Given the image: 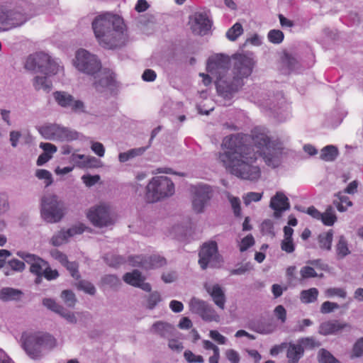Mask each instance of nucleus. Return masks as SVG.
Masks as SVG:
<instances>
[{
	"label": "nucleus",
	"mask_w": 363,
	"mask_h": 363,
	"mask_svg": "<svg viewBox=\"0 0 363 363\" xmlns=\"http://www.w3.org/2000/svg\"><path fill=\"white\" fill-rule=\"evenodd\" d=\"M123 279L129 285L138 287L147 292L151 291V285L149 283L145 282V278L142 275L141 272L137 269H134L131 272L125 273L123 277Z\"/></svg>",
	"instance_id": "nucleus-19"
},
{
	"label": "nucleus",
	"mask_w": 363,
	"mask_h": 363,
	"mask_svg": "<svg viewBox=\"0 0 363 363\" xmlns=\"http://www.w3.org/2000/svg\"><path fill=\"white\" fill-rule=\"evenodd\" d=\"M333 239V230H329L323 232L318 236V242L321 250L330 251L332 248V242Z\"/></svg>",
	"instance_id": "nucleus-29"
},
{
	"label": "nucleus",
	"mask_w": 363,
	"mask_h": 363,
	"mask_svg": "<svg viewBox=\"0 0 363 363\" xmlns=\"http://www.w3.org/2000/svg\"><path fill=\"white\" fill-rule=\"evenodd\" d=\"M249 328L252 330L260 334H270L273 333L277 328L273 320H257L250 321Z\"/></svg>",
	"instance_id": "nucleus-23"
},
{
	"label": "nucleus",
	"mask_w": 363,
	"mask_h": 363,
	"mask_svg": "<svg viewBox=\"0 0 363 363\" xmlns=\"http://www.w3.org/2000/svg\"><path fill=\"white\" fill-rule=\"evenodd\" d=\"M262 197V193L249 192L244 197V202L246 205L250 204L251 202H257L261 200Z\"/></svg>",
	"instance_id": "nucleus-59"
},
{
	"label": "nucleus",
	"mask_w": 363,
	"mask_h": 363,
	"mask_svg": "<svg viewBox=\"0 0 363 363\" xmlns=\"http://www.w3.org/2000/svg\"><path fill=\"white\" fill-rule=\"evenodd\" d=\"M65 267L70 272L72 277L74 278L78 279L79 277V274L78 272V264L74 262H66L64 264Z\"/></svg>",
	"instance_id": "nucleus-61"
},
{
	"label": "nucleus",
	"mask_w": 363,
	"mask_h": 363,
	"mask_svg": "<svg viewBox=\"0 0 363 363\" xmlns=\"http://www.w3.org/2000/svg\"><path fill=\"white\" fill-rule=\"evenodd\" d=\"M269 206L274 211V214L277 218L279 217L283 211L290 208L289 199L280 191L272 197Z\"/></svg>",
	"instance_id": "nucleus-20"
},
{
	"label": "nucleus",
	"mask_w": 363,
	"mask_h": 363,
	"mask_svg": "<svg viewBox=\"0 0 363 363\" xmlns=\"http://www.w3.org/2000/svg\"><path fill=\"white\" fill-rule=\"evenodd\" d=\"M97 76H94V86L96 89L114 86L116 84L115 74L110 69H104L99 71Z\"/></svg>",
	"instance_id": "nucleus-21"
},
{
	"label": "nucleus",
	"mask_w": 363,
	"mask_h": 363,
	"mask_svg": "<svg viewBox=\"0 0 363 363\" xmlns=\"http://www.w3.org/2000/svg\"><path fill=\"white\" fill-rule=\"evenodd\" d=\"M61 298L69 307H73L76 303L75 295L70 290H64L61 294Z\"/></svg>",
	"instance_id": "nucleus-42"
},
{
	"label": "nucleus",
	"mask_w": 363,
	"mask_h": 363,
	"mask_svg": "<svg viewBox=\"0 0 363 363\" xmlns=\"http://www.w3.org/2000/svg\"><path fill=\"white\" fill-rule=\"evenodd\" d=\"M337 216L335 211L331 206H329L325 209V212L322 213L320 216V220L323 225L326 226H332L337 221Z\"/></svg>",
	"instance_id": "nucleus-34"
},
{
	"label": "nucleus",
	"mask_w": 363,
	"mask_h": 363,
	"mask_svg": "<svg viewBox=\"0 0 363 363\" xmlns=\"http://www.w3.org/2000/svg\"><path fill=\"white\" fill-rule=\"evenodd\" d=\"M338 149L334 145H327L321 150L320 157L326 162L334 161L338 155Z\"/></svg>",
	"instance_id": "nucleus-30"
},
{
	"label": "nucleus",
	"mask_w": 363,
	"mask_h": 363,
	"mask_svg": "<svg viewBox=\"0 0 363 363\" xmlns=\"http://www.w3.org/2000/svg\"><path fill=\"white\" fill-rule=\"evenodd\" d=\"M255 244V240L252 235H248L242 239L240 245V251L245 252Z\"/></svg>",
	"instance_id": "nucleus-50"
},
{
	"label": "nucleus",
	"mask_w": 363,
	"mask_h": 363,
	"mask_svg": "<svg viewBox=\"0 0 363 363\" xmlns=\"http://www.w3.org/2000/svg\"><path fill=\"white\" fill-rule=\"evenodd\" d=\"M243 28L240 23H235L226 33V37L231 41H235L242 33Z\"/></svg>",
	"instance_id": "nucleus-37"
},
{
	"label": "nucleus",
	"mask_w": 363,
	"mask_h": 363,
	"mask_svg": "<svg viewBox=\"0 0 363 363\" xmlns=\"http://www.w3.org/2000/svg\"><path fill=\"white\" fill-rule=\"evenodd\" d=\"M318 294V290L316 288L303 290L300 294V299L303 303H313L317 301Z\"/></svg>",
	"instance_id": "nucleus-33"
},
{
	"label": "nucleus",
	"mask_w": 363,
	"mask_h": 363,
	"mask_svg": "<svg viewBox=\"0 0 363 363\" xmlns=\"http://www.w3.org/2000/svg\"><path fill=\"white\" fill-rule=\"evenodd\" d=\"M363 355V337L359 338L353 345L350 357L358 358Z\"/></svg>",
	"instance_id": "nucleus-40"
},
{
	"label": "nucleus",
	"mask_w": 363,
	"mask_h": 363,
	"mask_svg": "<svg viewBox=\"0 0 363 363\" xmlns=\"http://www.w3.org/2000/svg\"><path fill=\"white\" fill-rule=\"evenodd\" d=\"M105 262L111 267H117L125 262V259L119 255L114 254H106L104 256Z\"/></svg>",
	"instance_id": "nucleus-38"
},
{
	"label": "nucleus",
	"mask_w": 363,
	"mask_h": 363,
	"mask_svg": "<svg viewBox=\"0 0 363 363\" xmlns=\"http://www.w3.org/2000/svg\"><path fill=\"white\" fill-rule=\"evenodd\" d=\"M35 176L39 179L45 180L46 186H50L52 183V177L51 173L46 169H37L35 172Z\"/></svg>",
	"instance_id": "nucleus-43"
},
{
	"label": "nucleus",
	"mask_w": 363,
	"mask_h": 363,
	"mask_svg": "<svg viewBox=\"0 0 363 363\" xmlns=\"http://www.w3.org/2000/svg\"><path fill=\"white\" fill-rule=\"evenodd\" d=\"M86 216L93 225L99 228L107 227L114 223L110 207L104 203L91 208Z\"/></svg>",
	"instance_id": "nucleus-10"
},
{
	"label": "nucleus",
	"mask_w": 363,
	"mask_h": 363,
	"mask_svg": "<svg viewBox=\"0 0 363 363\" xmlns=\"http://www.w3.org/2000/svg\"><path fill=\"white\" fill-rule=\"evenodd\" d=\"M300 342V345L306 349H313L320 345V343L312 337L302 338Z\"/></svg>",
	"instance_id": "nucleus-48"
},
{
	"label": "nucleus",
	"mask_w": 363,
	"mask_h": 363,
	"mask_svg": "<svg viewBox=\"0 0 363 363\" xmlns=\"http://www.w3.org/2000/svg\"><path fill=\"white\" fill-rule=\"evenodd\" d=\"M184 358L189 363H203L204 359L201 355H196L190 350H186L184 353Z\"/></svg>",
	"instance_id": "nucleus-51"
},
{
	"label": "nucleus",
	"mask_w": 363,
	"mask_h": 363,
	"mask_svg": "<svg viewBox=\"0 0 363 363\" xmlns=\"http://www.w3.org/2000/svg\"><path fill=\"white\" fill-rule=\"evenodd\" d=\"M189 24L194 34L204 35L211 29V23L206 13L196 12L189 18Z\"/></svg>",
	"instance_id": "nucleus-16"
},
{
	"label": "nucleus",
	"mask_w": 363,
	"mask_h": 363,
	"mask_svg": "<svg viewBox=\"0 0 363 363\" xmlns=\"http://www.w3.org/2000/svg\"><path fill=\"white\" fill-rule=\"evenodd\" d=\"M347 327L350 326L346 323H341L337 320H328L320 325L318 333L323 335H334Z\"/></svg>",
	"instance_id": "nucleus-22"
},
{
	"label": "nucleus",
	"mask_w": 363,
	"mask_h": 363,
	"mask_svg": "<svg viewBox=\"0 0 363 363\" xmlns=\"http://www.w3.org/2000/svg\"><path fill=\"white\" fill-rule=\"evenodd\" d=\"M145 150L144 147L131 149L125 152H121L118 155L121 162H125L136 156L142 155Z\"/></svg>",
	"instance_id": "nucleus-36"
},
{
	"label": "nucleus",
	"mask_w": 363,
	"mask_h": 363,
	"mask_svg": "<svg viewBox=\"0 0 363 363\" xmlns=\"http://www.w3.org/2000/svg\"><path fill=\"white\" fill-rule=\"evenodd\" d=\"M303 352L304 348L302 345L290 344L286 352L289 363H298L303 355Z\"/></svg>",
	"instance_id": "nucleus-28"
},
{
	"label": "nucleus",
	"mask_w": 363,
	"mask_h": 363,
	"mask_svg": "<svg viewBox=\"0 0 363 363\" xmlns=\"http://www.w3.org/2000/svg\"><path fill=\"white\" fill-rule=\"evenodd\" d=\"M325 294L328 297L337 296L343 298L347 296L346 291L341 288H329L325 291Z\"/></svg>",
	"instance_id": "nucleus-55"
},
{
	"label": "nucleus",
	"mask_w": 363,
	"mask_h": 363,
	"mask_svg": "<svg viewBox=\"0 0 363 363\" xmlns=\"http://www.w3.org/2000/svg\"><path fill=\"white\" fill-rule=\"evenodd\" d=\"M78 288L79 289L84 291L86 293L90 295H94L96 292V289L94 286L91 283L84 280L80 281L78 283Z\"/></svg>",
	"instance_id": "nucleus-52"
},
{
	"label": "nucleus",
	"mask_w": 363,
	"mask_h": 363,
	"mask_svg": "<svg viewBox=\"0 0 363 363\" xmlns=\"http://www.w3.org/2000/svg\"><path fill=\"white\" fill-rule=\"evenodd\" d=\"M50 255L55 259L58 260L62 265L67 262L68 259L67 255L57 249L51 250Z\"/></svg>",
	"instance_id": "nucleus-60"
},
{
	"label": "nucleus",
	"mask_w": 363,
	"mask_h": 363,
	"mask_svg": "<svg viewBox=\"0 0 363 363\" xmlns=\"http://www.w3.org/2000/svg\"><path fill=\"white\" fill-rule=\"evenodd\" d=\"M225 357L226 358L231 362V363H239L240 362V355L238 353L237 351L233 349H230L226 350L225 352Z\"/></svg>",
	"instance_id": "nucleus-63"
},
{
	"label": "nucleus",
	"mask_w": 363,
	"mask_h": 363,
	"mask_svg": "<svg viewBox=\"0 0 363 363\" xmlns=\"http://www.w3.org/2000/svg\"><path fill=\"white\" fill-rule=\"evenodd\" d=\"M92 28L99 45L104 48H120L128 40L126 26L118 15L106 13L96 16Z\"/></svg>",
	"instance_id": "nucleus-2"
},
{
	"label": "nucleus",
	"mask_w": 363,
	"mask_h": 363,
	"mask_svg": "<svg viewBox=\"0 0 363 363\" xmlns=\"http://www.w3.org/2000/svg\"><path fill=\"white\" fill-rule=\"evenodd\" d=\"M85 230V226L83 224L74 225L68 230H65L68 238L75 235L82 234Z\"/></svg>",
	"instance_id": "nucleus-57"
},
{
	"label": "nucleus",
	"mask_w": 363,
	"mask_h": 363,
	"mask_svg": "<svg viewBox=\"0 0 363 363\" xmlns=\"http://www.w3.org/2000/svg\"><path fill=\"white\" fill-rule=\"evenodd\" d=\"M301 279H306L309 278H314L318 276L315 269L309 266L303 267L300 270Z\"/></svg>",
	"instance_id": "nucleus-49"
},
{
	"label": "nucleus",
	"mask_w": 363,
	"mask_h": 363,
	"mask_svg": "<svg viewBox=\"0 0 363 363\" xmlns=\"http://www.w3.org/2000/svg\"><path fill=\"white\" fill-rule=\"evenodd\" d=\"M269 42L274 44L281 43L284 38V33L280 30H271L267 35Z\"/></svg>",
	"instance_id": "nucleus-41"
},
{
	"label": "nucleus",
	"mask_w": 363,
	"mask_h": 363,
	"mask_svg": "<svg viewBox=\"0 0 363 363\" xmlns=\"http://www.w3.org/2000/svg\"><path fill=\"white\" fill-rule=\"evenodd\" d=\"M318 360L320 363H335L337 359L325 349H320L318 354Z\"/></svg>",
	"instance_id": "nucleus-39"
},
{
	"label": "nucleus",
	"mask_w": 363,
	"mask_h": 363,
	"mask_svg": "<svg viewBox=\"0 0 363 363\" xmlns=\"http://www.w3.org/2000/svg\"><path fill=\"white\" fill-rule=\"evenodd\" d=\"M40 147L43 150V152L39 155L36 164L38 166H42L48 162L52 157V155L57 150V147L49 143H41Z\"/></svg>",
	"instance_id": "nucleus-25"
},
{
	"label": "nucleus",
	"mask_w": 363,
	"mask_h": 363,
	"mask_svg": "<svg viewBox=\"0 0 363 363\" xmlns=\"http://www.w3.org/2000/svg\"><path fill=\"white\" fill-rule=\"evenodd\" d=\"M337 308H339V305L337 303L327 301L322 303L320 306V312L323 314H327Z\"/></svg>",
	"instance_id": "nucleus-53"
},
{
	"label": "nucleus",
	"mask_w": 363,
	"mask_h": 363,
	"mask_svg": "<svg viewBox=\"0 0 363 363\" xmlns=\"http://www.w3.org/2000/svg\"><path fill=\"white\" fill-rule=\"evenodd\" d=\"M128 262L133 267H140L145 269L144 264H147V257L137 255L128 257Z\"/></svg>",
	"instance_id": "nucleus-47"
},
{
	"label": "nucleus",
	"mask_w": 363,
	"mask_h": 363,
	"mask_svg": "<svg viewBox=\"0 0 363 363\" xmlns=\"http://www.w3.org/2000/svg\"><path fill=\"white\" fill-rule=\"evenodd\" d=\"M57 103L62 107H70L74 112L84 111V103L80 100H74L73 96L65 91H55L53 94Z\"/></svg>",
	"instance_id": "nucleus-17"
},
{
	"label": "nucleus",
	"mask_w": 363,
	"mask_h": 363,
	"mask_svg": "<svg viewBox=\"0 0 363 363\" xmlns=\"http://www.w3.org/2000/svg\"><path fill=\"white\" fill-rule=\"evenodd\" d=\"M230 65V58L223 54H216L208 60L206 70L216 79V86L218 92L220 81H223L227 84H230V75L228 74Z\"/></svg>",
	"instance_id": "nucleus-7"
},
{
	"label": "nucleus",
	"mask_w": 363,
	"mask_h": 363,
	"mask_svg": "<svg viewBox=\"0 0 363 363\" xmlns=\"http://www.w3.org/2000/svg\"><path fill=\"white\" fill-rule=\"evenodd\" d=\"M9 265L11 269L16 272H22L25 268L24 262L17 259H13L10 260L9 262Z\"/></svg>",
	"instance_id": "nucleus-64"
},
{
	"label": "nucleus",
	"mask_w": 363,
	"mask_h": 363,
	"mask_svg": "<svg viewBox=\"0 0 363 363\" xmlns=\"http://www.w3.org/2000/svg\"><path fill=\"white\" fill-rule=\"evenodd\" d=\"M26 262L30 264V272L35 275H40L43 273L44 269L48 262L33 254L26 252H18L17 254Z\"/></svg>",
	"instance_id": "nucleus-18"
},
{
	"label": "nucleus",
	"mask_w": 363,
	"mask_h": 363,
	"mask_svg": "<svg viewBox=\"0 0 363 363\" xmlns=\"http://www.w3.org/2000/svg\"><path fill=\"white\" fill-rule=\"evenodd\" d=\"M232 61L233 75H230V84H225L223 81L218 82V94L224 97H229L243 86V79L251 74L254 66L252 58L245 54L233 55Z\"/></svg>",
	"instance_id": "nucleus-3"
},
{
	"label": "nucleus",
	"mask_w": 363,
	"mask_h": 363,
	"mask_svg": "<svg viewBox=\"0 0 363 363\" xmlns=\"http://www.w3.org/2000/svg\"><path fill=\"white\" fill-rule=\"evenodd\" d=\"M43 277L48 281L56 279L59 277V273L57 269H52L48 264L43 270Z\"/></svg>",
	"instance_id": "nucleus-56"
},
{
	"label": "nucleus",
	"mask_w": 363,
	"mask_h": 363,
	"mask_svg": "<svg viewBox=\"0 0 363 363\" xmlns=\"http://www.w3.org/2000/svg\"><path fill=\"white\" fill-rule=\"evenodd\" d=\"M24 13L16 10H8L0 6V30H8L21 26L28 20Z\"/></svg>",
	"instance_id": "nucleus-11"
},
{
	"label": "nucleus",
	"mask_w": 363,
	"mask_h": 363,
	"mask_svg": "<svg viewBox=\"0 0 363 363\" xmlns=\"http://www.w3.org/2000/svg\"><path fill=\"white\" fill-rule=\"evenodd\" d=\"M65 214L64 203L55 195H48L42 199L41 216L48 223H57Z\"/></svg>",
	"instance_id": "nucleus-8"
},
{
	"label": "nucleus",
	"mask_w": 363,
	"mask_h": 363,
	"mask_svg": "<svg viewBox=\"0 0 363 363\" xmlns=\"http://www.w3.org/2000/svg\"><path fill=\"white\" fill-rule=\"evenodd\" d=\"M207 292L211 295L215 304L220 309H224L225 296L221 287L218 284L213 286H206Z\"/></svg>",
	"instance_id": "nucleus-24"
},
{
	"label": "nucleus",
	"mask_w": 363,
	"mask_h": 363,
	"mask_svg": "<svg viewBox=\"0 0 363 363\" xmlns=\"http://www.w3.org/2000/svg\"><path fill=\"white\" fill-rule=\"evenodd\" d=\"M21 340L23 348L33 359L40 357L43 349L51 350L56 345L54 337L43 332L23 333Z\"/></svg>",
	"instance_id": "nucleus-5"
},
{
	"label": "nucleus",
	"mask_w": 363,
	"mask_h": 363,
	"mask_svg": "<svg viewBox=\"0 0 363 363\" xmlns=\"http://www.w3.org/2000/svg\"><path fill=\"white\" fill-rule=\"evenodd\" d=\"M68 237L65 230H62L56 235H53L51 239V242L54 246H60L67 241Z\"/></svg>",
	"instance_id": "nucleus-44"
},
{
	"label": "nucleus",
	"mask_w": 363,
	"mask_h": 363,
	"mask_svg": "<svg viewBox=\"0 0 363 363\" xmlns=\"http://www.w3.org/2000/svg\"><path fill=\"white\" fill-rule=\"evenodd\" d=\"M151 330L162 337H169L173 335L174 328L167 323L157 321L152 325Z\"/></svg>",
	"instance_id": "nucleus-26"
},
{
	"label": "nucleus",
	"mask_w": 363,
	"mask_h": 363,
	"mask_svg": "<svg viewBox=\"0 0 363 363\" xmlns=\"http://www.w3.org/2000/svg\"><path fill=\"white\" fill-rule=\"evenodd\" d=\"M274 315L281 323H284L286 320V311L281 305L277 306L274 308Z\"/></svg>",
	"instance_id": "nucleus-58"
},
{
	"label": "nucleus",
	"mask_w": 363,
	"mask_h": 363,
	"mask_svg": "<svg viewBox=\"0 0 363 363\" xmlns=\"http://www.w3.org/2000/svg\"><path fill=\"white\" fill-rule=\"evenodd\" d=\"M74 65L79 71L91 76L101 69V63L98 57L84 49L76 52Z\"/></svg>",
	"instance_id": "nucleus-9"
},
{
	"label": "nucleus",
	"mask_w": 363,
	"mask_h": 363,
	"mask_svg": "<svg viewBox=\"0 0 363 363\" xmlns=\"http://www.w3.org/2000/svg\"><path fill=\"white\" fill-rule=\"evenodd\" d=\"M167 264L166 259L160 255H152L147 257V264H144L145 269L160 268Z\"/></svg>",
	"instance_id": "nucleus-32"
},
{
	"label": "nucleus",
	"mask_w": 363,
	"mask_h": 363,
	"mask_svg": "<svg viewBox=\"0 0 363 363\" xmlns=\"http://www.w3.org/2000/svg\"><path fill=\"white\" fill-rule=\"evenodd\" d=\"M91 150L99 157H104L105 148L102 143L99 142H93L91 146Z\"/></svg>",
	"instance_id": "nucleus-62"
},
{
	"label": "nucleus",
	"mask_w": 363,
	"mask_h": 363,
	"mask_svg": "<svg viewBox=\"0 0 363 363\" xmlns=\"http://www.w3.org/2000/svg\"><path fill=\"white\" fill-rule=\"evenodd\" d=\"M199 255V263L203 269H206L208 265L216 267L220 262V256L218 252V246L215 241L204 243Z\"/></svg>",
	"instance_id": "nucleus-12"
},
{
	"label": "nucleus",
	"mask_w": 363,
	"mask_h": 363,
	"mask_svg": "<svg viewBox=\"0 0 363 363\" xmlns=\"http://www.w3.org/2000/svg\"><path fill=\"white\" fill-rule=\"evenodd\" d=\"M39 132L48 140H71L76 138L75 133L55 124L42 126L39 128Z\"/></svg>",
	"instance_id": "nucleus-13"
},
{
	"label": "nucleus",
	"mask_w": 363,
	"mask_h": 363,
	"mask_svg": "<svg viewBox=\"0 0 363 363\" xmlns=\"http://www.w3.org/2000/svg\"><path fill=\"white\" fill-rule=\"evenodd\" d=\"M193 209L196 213H201L211 198L212 190L209 186L200 185L193 187Z\"/></svg>",
	"instance_id": "nucleus-15"
},
{
	"label": "nucleus",
	"mask_w": 363,
	"mask_h": 363,
	"mask_svg": "<svg viewBox=\"0 0 363 363\" xmlns=\"http://www.w3.org/2000/svg\"><path fill=\"white\" fill-rule=\"evenodd\" d=\"M161 296L159 292L153 291L151 293L147 299V308L148 309H153L156 305L161 301Z\"/></svg>",
	"instance_id": "nucleus-46"
},
{
	"label": "nucleus",
	"mask_w": 363,
	"mask_h": 363,
	"mask_svg": "<svg viewBox=\"0 0 363 363\" xmlns=\"http://www.w3.org/2000/svg\"><path fill=\"white\" fill-rule=\"evenodd\" d=\"M43 305L50 310L59 313L64 311V308L57 304L55 300L52 298H44L43 301Z\"/></svg>",
	"instance_id": "nucleus-45"
},
{
	"label": "nucleus",
	"mask_w": 363,
	"mask_h": 363,
	"mask_svg": "<svg viewBox=\"0 0 363 363\" xmlns=\"http://www.w3.org/2000/svg\"><path fill=\"white\" fill-rule=\"evenodd\" d=\"M174 193V185L167 177H156L146 187L145 199L148 203H155L172 196Z\"/></svg>",
	"instance_id": "nucleus-6"
},
{
	"label": "nucleus",
	"mask_w": 363,
	"mask_h": 363,
	"mask_svg": "<svg viewBox=\"0 0 363 363\" xmlns=\"http://www.w3.org/2000/svg\"><path fill=\"white\" fill-rule=\"evenodd\" d=\"M337 199L333 201L334 206L337 208L338 211L344 212L348 207L352 206V202L350 200L349 197L342 195L341 193L337 194Z\"/></svg>",
	"instance_id": "nucleus-35"
},
{
	"label": "nucleus",
	"mask_w": 363,
	"mask_h": 363,
	"mask_svg": "<svg viewBox=\"0 0 363 363\" xmlns=\"http://www.w3.org/2000/svg\"><path fill=\"white\" fill-rule=\"evenodd\" d=\"M281 249L286 253H292L295 250L293 239L284 238L281 242Z\"/></svg>",
	"instance_id": "nucleus-54"
},
{
	"label": "nucleus",
	"mask_w": 363,
	"mask_h": 363,
	"mask_svg": "<svg viewBox=\"0 0 363 363\" xmlns=\"http://www.w3.org/2000/svg\"><path fill=\"white\" fill-rule=\"evenodd\" d=\"M25 68L30 71H38L45 74V77H35L33 80V86L36 90L43 89L49 92L52 89V82L48 79V77L56 74L60 67L50 57L43 52L30 55L28 57Z\"/></svg>",
	"instance_id": "nucleus-4"
},
{
	"label": "nucleus",
	"mask_w": 363,
	"mask_h": 363,
	"mask_svg": "<svg viewBox=\"0 0 363 363\" xmlns=\"http://www.w3.org/2000/svg\"><path fill=\"white\" fill-rule=\"evenodd\" d=\"M337 256L339 259H342L350 254L348 243L344 235H340L335 247Z\"/></svg>",
	"instance_id": "nucleus-31"
},
{
	"label": "nucleus",
	"mask_w": 363,
	"mask_h": 363,
	"mask_svg": "<svg viewBox=\"0 0 363 363\" xmlns=\"http://www.w3.org/2000/svg\"><path fill=\"white\" fill-rule=\"evenodd\" d=\"M22 295V291L11 287H4L0 290V300L3 301H18Z\"/></svg>",
	"instance_id": "nucleus-27"
},
{
	"label": "nucleus",
	"mask_w": 363,
	"mask_h": 363,
	"mask_svg": "<svg viewBox=\"0 0 363 363\" xmlns=\"http://www.w3.org/2000/svg\"><path fill=\"white\" fill-rule=\"evenodd\" d=\"M189 306L192 312L199 314L205 321L218 322L220 320L219 315L213 307L204 301L193 298Z\"/></svg>",
	"instance_id": "nucleus-14"
},
{
	"label": "nucleus",
	"mask_w": 363,
	"mask_h": 363,
	"mask_svg": "<svg viewBox=\"0 0 363 363\" xmlns=\"http://www.w3.org/2000/svg\"><path fill=\"white\" fill-rule=\"evenodd\" d=\"M222 146L228 150L220 153L218 159L231 174L246 180L256 181L261 170L255 164L257 154L262 157L266 164L273 168L280 164L283 152L282 143L271 140L265 130L255 128L250 135L238 133L224 138Z\"/></svg>",
	"instance_id": "nucleus-1"
}]
</instances>
